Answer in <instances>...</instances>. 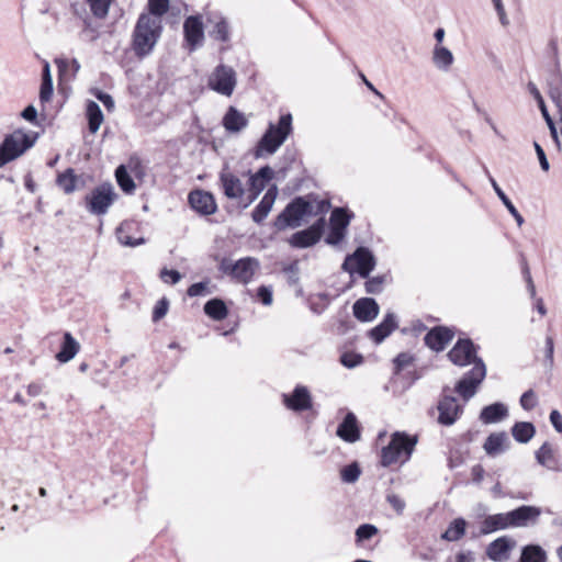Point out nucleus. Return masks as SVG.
I'll return each mask as SVG.
<instances>
[{
    "label": "nucleus",
    "mask_w": 562,
    "mask_h": 562,
    "mask_svg": "<svg viewBox=\"0 0 562 562\" xmlns=\"http://www.w3.org/2000/svg\"><path fill=\"white\" fill-rule=\"evenodd\" d=\"M450 361L459 367L473 364L472 369L456 384V392L464 400L472 398L486 375V367L476 356V349L470 339H460L449 351Z\"/></svg>",
    "instance_id": "1"
},
{
    "label": "nucleus",
    "mask_w": 562,
    "mask_h": 562,
    "mask_svg": "<svg viewBox=\"0 0 562 562\" xmlns=\"http://www.w3.org/2000/svg\"><path fill=\"white\" fill-rule=\"evenodd\" d=\"M162 20L153 14H140L132 34V49L138 58L150 55L161 37Z\"/></svg>",
    "instance_id": "2"
},
{
    "label": "nucleus",
    "mask_w": 562,
    "mask_h": 562,
    "mask_svg": "<svg viewBox=\"0 0 562 562\" xmlns=\"http://www.w3.org/2000/svg\"><path fill=\"white\" fill-rule=\"evenodd\" d=\"M292 115L290 113L281 115L278 123H269L267 131L254 149L255 158H265L277 153L292 133Z\"/></svg>",
    "instance_id": "3"
},
{
    "label": "nucleus",
    "mask_w": 562,
    "mask_h": 562,
    "mask_svg": "<svg viewBox=\"0 0 562 562\" xmlns=\"http://www.w3.org/2000/svg\"><path fill=\"white\" fill-rule=\"evenodd\" d=\"M417 441V436H409L401 431L394 432L389 445L382 449V465L389 467L398 461H407L411 458Z\"/></svg>",
    "instance_id": "4"
},
{
    "label": "nucleus",
    "mask_w": 562,
    "mask_h": 562,
    "mask_svg": "<svg viewBox=\"0 0 562 562\" xmlns=\"http://www.w3.org/2000/svg\"><path fill=\"white\" fill-rule=\"evenodd\" d=\"M375 265L376 261L371 250L366 247H358L353 254L345 258L341 268L351 277L358 273L366 279L374 270Z\"/></svg>",
    "instance_id": "5"
},
{
    "label": "nucleus",
    "mask_w": 562,
    "mask_h": 562,
    "mask_svg": "<svg viewBox=\"0 0 562 562\" xmlns=\"http://www.w3.org/2000/svg\"><path fill=\"white\" fill-rule=\"evenodd\" d=\"M116 199V193L111 183H102L94 188L89 195L86 196L87 209L91 214L103 215Z\"/></svg>",
    "instance_id": "6"
},
{
    "label": "nucleus",
    "mask_w": 562,
    "mask_h": 562,
    "mask_svg": "<svg viewBox=\"0 0 562 562\" xmlns=\"http://www.w3.org/2000/svg\"><path fill=\"white\" fill-rule=\"evenodd\" d=\"M32 145L29 136L22 132H14L7 136L0 144V168L16 159Z\"/></svg>",
    "instance_id": "7"
},
{
    "label": "nucleus",
    "mask_w": 562,
    "mask_h": 562,
    "mask_svg": "<svg viewBox=\"0 0 562 562\" xmlns=\"http://www.w3.org/2000/svg\"><path fill=\"white\" fill-rule=\"evenodd\" d=\"M260 267L259 260L245 257L235 262L224 260L221 265L223 272L231 274L237 281L248 284Z\"/></svg>",
    "instance_id": "8"
},
{
    "label": "nucleus",
    "mask_w": 562,
    "mask_h": 562,
    "mask_svg": "<svg viewBox=\"0 0 562 562\" xmlns=\"http://www.w3.org/2000/svg\"><path fill=\"white\" fill-rule=\"evenodd\" d=\"M312 205L303 198H296L277 217L276 225L279 228L297 227L304 216L311 213Z\"/></svg>",
    "instance_id": "9"
},
{
    "label": "nucleus",
    "mask_w": 562,
    "mask_h": 562,
    "mask_svg": "<svg viewBox=\"0 0 562 562\" xmlns=\"http://www.w3.org/2000/svg\"><path fill=\"white\" fill-rule=\"evenodd\" d=\"M236 86V72L232 67L220 65L209 78V87L226 97L232 95Z\"/></svg>",
    "instance_id": "10"
},
{
    "label": "nucleus",
    "mask_w": 562,
    "mask_h": 562,
    "mask_svg": "<svg viewBox=\"0 0 562 562\" xmlns=\"http://www.w3.org/2000/svg\"><path fill=\"white\" fill-rule=\"evenodd\" d=\"M248 175V189H247V203L245 207L250 205L252 202L257 200L259 194L265 190L267 183L272 180L274 176V171L271 167L265 166L261 167L257 172Z\"/></svg>",
    "instance_id": "11"
},
{
    "label": "nucleus",
    "mask_w": 562,
    "mask_h": 562,
    "mask_svg": "<svg viewBox=\"0 0 562 562\" xmlns=\"http://www.w3.org/2000/svg\"><path fill=\"white\" fill-rule=\"evenodd\" d=\"M325 228V220L321 217L306 229L294 233L289 243L295 248H307L315 245L322 237Z\"/></svg>",
    "instance_id": "12"
},
{
    "label": "nucleus",
    "mask_w": 562,
    "mask_h": 562,
    "mask_svg": "<svg viewBox=\"0 0 562 562\" xmlns=\"http://www.w3.org/2000/svg\"><path fill=\"white\" fill-rule=\"evenodd\" d=\"M220 183L227 199L238 200L247 193V189L241 179L235 173L231 172L227 168H224L221 171Z\"/></svg>",
    "instance_id": "13"
},
{
    "label": "nucleus",
    "mask_w": 562,
    "mask_h": 562,
    "mask_svg": "<svg viewBox=\"0 0 562 562\" xmlns=\"http://www.w3.org/2000/svg\"><path fill=\"white\" fill-rule=\"evenodd\" d=\"M510 528L526 527L533 524L541 515V509L536 506L522 505L512 512L506 513Z\"/></svg>",
    "instance_id": "14"
},
{
    "label": "nucleus",
    "mask_w": 562,
    "mask_h": 562,
    "mask_svg": "<svg viewBox=\"0 0 562 562\" xmlns=\"http://www.w3.org/2000/svg\"><path fill=\"white\" fill-rule=\"evenodd\" d=\"M190 206L202 215H212L217 211V205L212 193L203 190H194L189 193Z\"/></svg>",
    "instance_id": "15"
},
{
    "label": "nucleus",
    "mask_w": 562,
    "mask_h": 562,
    "mask_svg": "<svg viewBox=\"0 0 562 562\" xmlns=\"http://www.w3.org/2000/svg\"><path fill=\"white\" fill-rule=\"evenodd\" d=\"M438 423L445 426L453 425L462 413V407L452 396H445L438 403Z\"/></svg>",
    "instance_id": "16"
},
{
    "label": "nucleus",
    "mask_w": 562,
    "mask_h": 562,
    "mask_svg": "<svg viewBox=\"0 0 562 562\" xmlns=\"http://www.w3.org/2000/svg\"><path fill=\"white\" fill-rule=\"evenodd\" d=\"M284 405L292 411H306L312 407V397L305 386L297 385L292 395H283Z\"/></svg>",
    "instance_id": "17"
},
{
    "label": "nucleus",
    "mask_w": 562,
    "mask_h": 562,
    "mask_svg": "<svg viewBox=\"0 0 562 562\" xmlns=\"http://www.w3.org/2000/svg\"><path fill=\"white\" fill-rule=\"evenodd\" d=\"M184 37L190 45V50H194L201 45L204 38L203 24L199 16H189L183 24Z\"/></svg>",
    "instance_id": "18"
},
{
    "label": "nucleus",
    "mask_w": 562,
    "mask_h": 562,
    "mask_svg": "<svg viewBox=\"0 0 562 562\" xmlns=\"http://www.w3.org/2000/svg\"><path fill=\"white\" fill-rule=\"evenodd\" d=\"M515 541L508 537H501L491 542L486 549L487 557L495 562H506Z\"/></svg>",
    "instance_id": "19"
},
{
    "label": "nucleus",
    "mask_w": 562,
    "mask_h": 562,
    "mask_svg": "<svg viewBox=\"0 0 562 562\" xmlns=\"http://www.w3.org/2000/svg\"><path fill=\"white\" fill-rule=\"evenodd\" d=\"M453 338V331L447 327H435L425 336V344L435 351L443 350Z\"/></svg>",
    "instance_id": "20"
},
{
    "label": "nucleus",
    "mask_w": 562,
    "mask_h": 562,
    "mask_svg": "<svg viewBox=\"0 0 562 562\" xmlns=\"http://www.w3.org/2000/svg\"><path fill=\"white\" fill-rule=\"evenodd\" d=\"M278 188L273 184L267 190L259 204L252 211L251 217L254 222L260 224L266 220L276 202Z\"/></svg>",
    "instance_id": "21"
},
{
    "label": "nucleus",
    "mask_w": 562,
    "mask_h": 562,
    "mask_svg": "<svg viewBox=\"0 0 562 562\" xmlns=\"http://www.w3.org/2000/svg\"><path fill=\"white\" fill-rule=\"evenodd\" d=\"M379 314V305L374 299L362 297L353 304V315L361 322H371Z\"/></svg>",
    "instance_id": "22"
},
{
    "label": "nucleus",
    "mask_w": 562,
    "mask_h": 562,
    "mask_svg": "<svg viewBox=\"0 0 562 562\" xmlns=\"http://www.w3.org/2000/svg\"><path fill=\"white\" fill-rule=\"evenodd\" d=\"M222 124L229 133H239L248 125L246 115L234 106H229L226 111Z\"/></svg>",
    "instance_id": "23"
},
{
    "label": "nucleus",
    "mask_w": 562,
    "mask_h": 562,
    "mask_svg": "<svg viewBox=\"0 0 562 562\" xmlns=\"http://www.w3.org/2000/svg\"><path fill=\"white\" fill-rule=\"evenodd\" d=\"M337 436L347 442H356L360 438L357 418L352 413H348L338 426Z\"/></svg>",
    "instance_id": "24"
},
{
    "label": "nucleus",
    "mask_w": 562,
    "mask_h": 562,
    "mask_svg": "<svg viewBox=\"0 0 562 562\" xmlns=\"http://www.w3.org/2000/svg\"><path fill=\"white\" fill-rule=\"evenodd\" d=\"M508 408L503 403H494L485 406L480 414V420L483 424H496L506 418Z\"/></svg>",
    "instance_id": "25"
},
{
    "label": "nucleus",
    "mask_w": 562,
    "mask_h": 562,
    "mask_svg": "<svg viewBox=\"0 0 562 562\" xmlns=\"http://www.w3.org/2000/svg\"><path fill=\"white\" fill-rule=\"evenodd\" d=\"M397 327L396 317L387 313L381 324L370 330V337L376 342H382Z\"/></svg>",
    "instance_id": "26"
},
{
    "label": "nucleus",
    "mask_w": 562,
    "mask_h": 562,
    "mask_svg": "<svg viewBox=\"0 0 562 562\" xmlns=\"http://www.w3.org/2000/svg\"><path fill=\"white\" fill-rule=\"evenodd\" d=\"M80 350L79 342L72 337L70 333L64 334V340L59 352L56 355V359L60 363H66L72 360Z\"/></svg>",
    "instance_id": "27"
},
{
    "label": "nucleus",
    "mask_w": 562,
    "mask_h": 562,
    "mask_svg": "<svg viewBox=\"0 0 562 562\" xmlns=\"http://www.w3.org/2000/svg\"><path fill=\"white\" fill-rule=\"evenodd\" d=\"M485 172L488 177V181L491 186L493 187L495 193L499 198V200L503 202L505 207L508 210V212L513 215L515 218L517 225L520 227L524 224V217L518 212V210L515 207V205L512 203V201L508 199V196L505 194V192L501 189L496 180L490 175L488 170L485 169Z\"/></svg>",
    "instance_id": "28"
},
{
    "label": "nucleus",
    "mask_w": 562,
    "mask_h": 562,
    "mask_svg": "<svg viewBox=\"0 0 562 562\" xmlns=\"http://www.w3.org/2000/svg\"><path fill=\"white\" fill-rule=\"evenodd\" d=\"M507 528H510L507 514L502 513L487 516L482 522L481 532L487 535Z\"/></svg>",
    "instance_id": "29"
},
{
    "label": "nucleus",
    "mask_w": 562,
    "mask_h": 562,
    "mask_svg": "<svg viewBox=\"0 0 562 562\" xmlns=\"http://www.w3.org/2000/svg\"><path fill=\"white\" fill-rule=\"evenodd\" d=\"M134 229V224L132 222H123L117 228H116V238L117 241L126 247H136L139 245H143L145 243V239L143 237L133 238L130 233Z\"/></svg>",
    "instance_id": "30"
},
{
    "label": "nucleus",
    "mask_w": 562,
    "mask_h": 562,
    "mask_svg": "<svg viewBox=\"0 0 562 562\" xmlns=\"http://www.w3.org/2000/svg\"><path fill=\"white\" fill-rule=\"evenodd\" d=\"M506 441L505 432L491 434L484 442V450L488 456H497L506 450Z\"/></svg>",
    "instance_id": "31"
},
{
    "label": "nucleus",
    "mask_w": 562,
    "mask_h": 562,
    "mask_svg": "<svg viewBox=\"0 0 562 562\" xmlns=\"http://www.w3.org/2000/svg\"><path fill=\"white\" fill-rule=\"evenodd\" d=\"M453 55L450 49L445 46L436 45L432 53L434 65L442 71H448L453 64Z\"/></svg>",
    "instance_id": "32"
},
{
    "label": "nucleus",
    "mask_w": 562,
    "mask_h": 562,
    "mask_svg": "<svg viewBox=\"0 0 562 562\" xmlns=\"http://www.w3.org/2000/svg\"><path fill=\"white\" fill-rule=\"evenodd\" d=\"M204 313L214 321H223L228 315V308L223 300L212 299L204 304Z\"/></svg>",
    "instance_id": "33"
},
{
    "label": "nucleus",
    "mask_w": 562,
    "mask_h": 562,
    "mask_svg": "<svg viewBox=\"0 0 562 562\" xmlns=\"http://www.w3.org/2000/svg\"><path fill=\"white\" fill-rule=\"evenodd\" d=\"M536 459L539 464L549 470H558V460L554 450L549 442H544L536 452Z\"/></svg>",
    "instance_id": "34"
},
{
    "label": "nucleus",
    "mask_w": 562,
    "mask_h": 562,
    "mask_svg": "<svg viewBox=\"0 0 562 562\" xmlns=\"http://www.w3.org/2000/svg\"><path fill=\"white\" fill-rule=\"evenodd\" d=\"M546 550L538 544H527L521 549L519 562H547Z\"/></svg>",
    "instance_id": "35"
},
{
    "label": "nucleus",
    "mask_w": 562,
    "mask_h": 562,
    "mask_svg": "<svg viewBox=\"0 0 562 562\" xmlns=\"http://www.w3.org/2000/svg\"><path fill=\"white\" fill-rule=\"evenodd\" d=\"M87 117L89 123V131L92 134L97 133L103 122V113L99 104L94 101H89L87 104Z\"/></svg>",
    "instance_id": "36"
},
{
    "label": "nucleus",
    "mask_w": 562,
    "mask_h": 562,
    "mask_svg": "<svg viewBox=\"0 0 562 562\" xmlns=\"http://www.w3.org/2000/svg\"><path fill=\"white\" fill-rule=\"evenodd\" d=\"M535 426L528 422L516 423L512 428L513 437L521 443H527L535 436Z\"/></svg>",
    "instance_id": "37"
},
{
    "label": "nucleus",
    "mask_w": 562,
    "mask_h": 562,
    "mask_svg": "<svg viewBox=\"0 0 562 562\" xmlns=\"http://www.w3.org/2000/svg\"><path fill=\"white\" fill-rule=\"evenodd\" d=\"M465 520L463 518L454 519L447 530L442 533V539L447 541H457L459 540L465 532Z\"/></svg>",
    "instance_id": "38"
},
{
    "label": "nucleus",
    "mask_w": 562,
    "mask_h": 562,
    "mask_svg": "<svg viewBox=\"0 0 562 562\" xmlns=\"http://www.w3.org/2000/svg\"><path fill=\"white\" fill-rule=\"evenodd\" d=\"M116 182L125 193H132L135 190V183L128 175L124 165H121L115 170Z\"/></svg>",
    "instance_id": "39"
},
{
    "label": "nucleus",
    "mask_w": 562,
    "mask_h": 562,
    "mask_svg": "<svg viewBox=\"0 0 562 562\" xmlns=\"http://www.w3.org/2000/svg\"><path fill=\"white\" fill-rule=\"evenodd\" d=\"M77 177L71 168L58 175L57 184L63 189L66 194L72 193L76 189Z\"/></svg>",
    "instance_id": "40"
},
{
    "label": "nucleus",
    "mask_w": 562,
    "mask_h": 562,
    "mask_svg": "<svg viewBox=\"0 0 562 562\" xmlns=\"http://www.w3.org/2000/svg\"><path fill=\"white\" fill-rule=\"evenodd\" d=\"M351 215L342 207H336L330 215V225L347 231Z\"/></svg>",
    "instance_id": "41"
},
{
    "label": "nucleus",
    "mask_w": 562,
    "mask_h": 562,
    "mask_svg": "<svg viewBox=\"0 0 562 562\" xmlns=\"http://www.w3.org/2000/svg\"><path fill=\"white\" fill-rule=\"evenodd\" d=\"M148 8L149 11L143 12L142 14H153L161 19L162 15L168 12L169 0H148Z\"/></svg>",
    "instance_id": "42"
},
{
    "label": "nucleus",
    "mask_w": 562,
    "mask_h": 562,
    "mask_svg": "<svg viewBox=\"0 0 562 562\" xmlns=\"http://www.w3.org/2000/svg\"><path fill=\"white\" fill-rule=\"evenodd\" d=\"M91 12L97 18H105L109 13V8L112 2V0H87Z\"/></svg>",
    "instance_id": "43"
},
{
    "label": "nucleus",
    "mask_w": 562,
    "mask_h": 562,
    "mask_svg": "<svg viewBox=\"0 0 562 562\" xmlns=\"http://www.w3.org/2000/svg\"><path fill=\"white\" fill-rule=\"evenodd\" d=\"M360 474L361 470L358 463L356 462L344 467L340 471L341 480L345 483H355L356 481H358Z\"/></svg>",
    "instance_id": "44"
},
{
    "label": "nucleus",
    "mask_w": 562,
    "mask_h": 562,
    "mask_svg": "<svg viewBox=\"0 0 562 562\" xmlns=\"http://www.w3.org/2000/svg\"><path fill=\"white\" fill-rule=\"evenodd\" d=\"M387 281L386 276H376L369 278L364 284L367 293L376 294L383 290L384 284Z\"/></svg>",
    "instance_id": "45"
},
{
    "label": "nucleus",
    "mask_w": 562,
    "mask_h": 562,
    "mask_svg": "<svg viewBox=\"0 0 562 562\" xmlns=\"http://www.w3.org/2000/svg\"><path fill=\"white\" fill-rule=\"evenodd\" d=\"M378 533V528L370 524L361 525L356 530L357 542L371 539Z\"/></svg>",
    "instance_id": "46"
},
{
    "label": "nucleus",
    "mask_w": 562,
    "mask_h": 562,
    "mask_svg": "<svg viewBox=\"0 0 562 562\" xmlns=\"http://www.w3.org/2000/svg\"><path fill=\"white\" fill-rule=\"evenodd\" d=\"M212 34L216 40L222 42L229 40V27L225 19H221L216 22Z\"/></svg>",
    "instance_id": "47"
},
{
    "label": "nucleus",
    "mask_w": 562,
    "mask_h": 562,
    "mask_svg": "<svg viewBox=\"0 0 562 562\" xmlns=\"http://www.w3.org/2000/svg\"><path fill=\"white\" fill-rule=\"evenodd\" d=\"M548 93H549V97L551 98V100L557 104V106L562 109V78L561 77H559L557 79V82L554 85L553 83L550 85Z\"/></svg>",
    "instance_id": "48"
},
{
    "label": "nucleus",
    "mask_w": 562,
    "mask_h": 562,
    "mask_svg": "<svg viewBox=\"0 0 562 562\" xmlns=\"http://www.w3.org/2000/svg\"><path fill=\"white\" fill-rule=\"evenodd\" d=\"M363 361V357L359 353L355 352H345L340 357V362L344 367L348 369H352L361 364Z\"/></svg>",
    "instance_id": "49"
},
{
    "label": "nucleus",
    "mask_w": 562,
    "mask_h": 562,
    "mask_svg": "<svg viewBox=\"0 0 562 562\" xmlns=\"http://www.w3.org/2000/svg\"><path fill=\"white\" fill-rule=\"evenodd\" d=\"M345 236H346V231L330 225V231H329V234L327 235V237L325 238V241L328 245L337 246L338 244H340L344 240Z\"/></svg>",
    "instance_id": "50"
},
{
    "label": "nucleus",
    "mask_w": 562,
    "mask_h": 562,
    "mask_svg": "<svg viewBox=\"0 0 562 562\" xmlns=\"http://www.w3.org/2000/svg\"><path fill=\"white\" fill-rule=\"evenodd\" d=\"M169 308V301L166 297L160 299L153 311V321L158 322L166 316Z\"/></svg>",
    "instance_id": "51"
},
{
    "label": "nucleus",
    "mask_w": 562,
    "mask_h": 562,
    "mask_svg": "<svg viewBox=\"0 0 562 562\" xmlns=\"http://www.w3.org/2000/svg\"><path fill=\"white\" fill-rule=\"evenodd\" d=\"M527 90L533 97V99L537 101L538 106L541 111V114L547 113L548 110H547L544 100H543L538 87L532 81H529L527 83Z\"/></svg>",
    "instance_id": "52"
},
{
    "label": "nucleus",
    "mask_w": 562,
    "mask_h": 562,
    "mask_svg": "<svg viewBox=\"0 0 562 562\" xmlns=\"http://www.w3.org/2000/svg\"><path fill=\"white\" fill-rule=\"evenodd\" d=\"M386 501L391 505V507L396 512L397 515H402L404 513L406 503L401 496L393 493L387 494Z\"/></svg>",
    "instance_id": "53"
},
{
    "label": "nucleus",
    "mask_w": 562,
    "mask_h": 562,
    "mask_svg": "<svg viewBox=\"0 0 562 562\" xmlns=\"http://www.w3.org/2000/svg\"><path fill=\"white\" fill-rule=\"evenodd\" d=\"M520 405L526 411H530L537 405V396L532 390H528L521 395Z\"/></svg>",
    "instance_id": "54"
},
{
    "label": "nucleus",
    "mask_w": 562,
    "mask_h": 562,
    "mask_svg": "<svg viewBox=\"0 0 562 562\" xmlns=\"http://www.w3.org/2000/svg\"><path fill=\"white\" fill-rule=\"evenodd\" d=\"M181 278L182 277H181L180 272L177 270H169L167 268H164L160 271V279L165 283L177 284L181 280Z\"/></svg>",
    "instance_id": "55"
},
{
    "label": "nucleus",
    "mask_w": 562,
    "mask_h": 562,
    "mask_svg": "<svg viewBox=\"0 0 562 562\" xmlns=\"http://www.w3.org/2000/svg\"><path fill=\"white\" fill-rule=\"evenodd\" d=\"M533 147L539 159L540 167L543 171H548L550 169V164L547 159L546 153L543 148L537 143H533Z\"/></svg>",
    "instance_id": "56"
},
{
    "label": "nucleus",
    "mask_w": 562,
    "mask_h": 562,
    "mask_svg": "<svg viewBox=\"0 0 562 562\" xmlns=\"http://www.w3.org/2000/svg\"><path fill=\"white\" fill-rule=\"evenodd\" d=\"M258 297L262 302L263 305H271L272 304V291L270 288L261 285L258 289Z\"/></svg>",
    "instance_id": "57"
},
{
    "label": "nucleus",
    "mask_w": 562,
    "mask_h": 562,
    "mask_svg": "<svg viewBox=\"0 0 562 562\" xmlns=\"http://www.w3.org/2000/svg\"><path fill=\"white\" fill-rule=\"evenodd\" d=\"M206 285L207 282L193 283L192 285L189 286L187 293L191 297L203 295L204 292L206 291Z\"/></svg>",
    "instance_id": "58"
},
{
    "label": "nucleus",
    "mask_w": 562,
    "mask_h": 562,
    "mask_svg": "<svg viewBox=\"0 0 562 562\" xmlns=\"http://www.w3.org/2000/svg\"><path fill=\"white\" fill-rule=\"evenodd\" d=\"M52 95H53V82L42 81L41 90H40V100L42 102H47L50 100Z\"/></svg>",
    "instance_id": "59"
},
{
    "label": "nucleus",
    "mask_w": 562,
    "mask_h": 562,
    "mask_svg": "<svg viewBox=\"0 0 562 562\" xmlns=\"http://www.w3.org/2000/svg\"><path fill=\"white\" fill-rule=\"evenodd\" d=\"M550 422H551L552 426L554 427V429L558 432L562 434V416L559 413V411L553 409L550 413Z\"/></svg>",
    "instance_id": "60"
},
{
    "label": "nucleus",
    "mask_w": 562,
    "mask_h": 562,
    "mask_svg": "<svg viewBox=\"0 0 562 562\" xmlns=\"http://www.w3.org/2000/svg\"><path fill=\"white\" fill-rule=\"evenodd\" d=\"M412 357L408 353H400L395 359L394 363L398 370L404 369L412 362Z\"/></svg>",
    "instance_id": "61"
},
{
    "label": "nucleus",
    "mask_w": 562,
    "mask_h": 562,
    "mask_svg": "<svg viewBox=\"0 0 562 562\" xmlns=\"http://www.w3.org/2000/svg\"><path fill=\"white\" fill-rule=\"evenodd\" d=\"M492 1L494 3L495 10L497 11V14L499 16L501 23L503 25H507L508 24V20H507L506 12H505V9H504L502 0H492Z\"/></svg>",
    "instance_id": "62"
},
{
    "label": "nucleus",
    "mask_w": 562,
    "mask_h": 562,
    "mask_svg": "<svg viewBox=\"0 0 562 562\" xmlns=\"http://www.w3.org/2000/svg\"><path fill=\"white\" fill-rule=\"evenodd\" d=\"M36 116L37 110L33 105H29L22 111V117L26 121L33 122L35 121Z\"/></svg>",
    "instance_id": "63"
},
{
    "label": "nucleus",
    "mask_w": 562,
    "mask_h": 562,
    "mask_svg": "<svg viewBox=\"0 0 562 562\" xmlns=\"http://www.w3.org/2000/svg\"><path fill=\"white\" fill-rule=\"evenodd\" d=\"M95 97L109 109L111 110L114 106V101L112 97L108 93L99 91Z\"/></svg>",
    "instance_id": "64"
}]
</instances>
